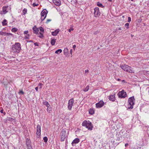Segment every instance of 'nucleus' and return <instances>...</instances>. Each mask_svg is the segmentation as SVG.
<instances>
[{
  "label": "nucleus",
  "instance_id": "f257e3e1",
  "mask_svg": "<svg viewBox=\"0 0 149 149\" xmlns=\"http://www.w3.org/2000/svg\"><path fill=\"white\" fill-rule=\"evenodd\" d=\"M21 49L20 44L19 42H15L11 48V52L13 53H18Z\"/></svg>",
  "mask_w": 149,
  "mask_h": 149
},
{
  "label": "nucleus",
  "instance_id": "f03ea898",
  "mask_svg": "<svg viewBox=\"0 0 149 149\" xmlns=\"http://www.w3.org/2000/svg\"><path fill=\"white\" fill-rule=\"evenodd\" d=\"M82 125L83 126L85 127L88 130H92L93 127L91 122L89 121L86 120H84L83 122Z\"/></svg>",
  "mask_w": 149,
  "mask_h": 149
},
{
  "label": "nucleus",
  "instance_id": "7ed1b4c3",
  "mask_svg": "<svg viewBox=\"0 0 149 149\" xmlns=\"http://www.w3.org/2000/svg\"><path fill=\"white\" fill-rule=\"evenodd\" d=\"M120 67L124 71L131 73L133 72L132 70L131 69V68L127 65H121Z\"/></svg>",
  "mask_w": 149,
  "mask_h": 149
},
{
  "label": "nucleus",
  "instance_id": "20e7f679",
  "mask_svg": "<svg viewBox=\"0 0 149 149\" xmlns=\"http://www.w3.org/2000/svg\"><path fill=\"white\" fill-rule=\"evenodd\" d=\"M135 99L134 96L130 97L128 99V105L130 106L128 107L129 109H132L133 108V106L134 104Z\"/></svg>",
  "mask_w": 149,
  "mask_h": 149
},
{
  "label": "nucleus",
  "instance_id": "39448f33",
  "mask_svg": "<svg viewBox=\"0 0 149 149\" xmlns=\"http://www.w3.org/2000/svg\"><path fill=\"white\" fill-rule=\"evenodd\" d=\"M61 141H64L67 136L66 131L65 129H63L62 130L61 133Z\"/></svg>",
  "mask_w": 149,
  "mask_h": 149
},
{
  "label": "nucleus",
  "instance_id": "423d86ee",
  "mask_svg": "<svg viewBox=\"0 0 149 149\" xmlns=\"http://www.w3.org/2000/svg\"><path fill=\"white\" fill-rule=\"evenodd\" d=\"M48 11L46 9L43 10L41 13V19L42 21L45 19L47 13Z\"/></svg>",
  "mask_w": 149,
  "mask_h": 149
},
{
  "label": "nucleus",
  "instance_id": "0eeeda50",
  "mask_svg": "<svg viewBox=\"0 0 149 149\" xmlns=\"http://www.w3.org/2000/svg\"><path fill=\"white\" fill-rule=\"evenodd\" d=\"M118 97L120 98H124L127 96L126 92L124 90L119 92L118 93Z\"/></svg>",
  "mask_w": 149,
  "mask_h": 149
},
{
  "label": "nucleus",
  "instance_id": "6e6552de",
  "mask_svg": "<svg viewBox=\"0 0 149 149\" xmlns=\"http://www.w3.org/2000/svg\"><path fill=\"white\" fill-rule=\"evenodd\" d=\"M74 99L73 98H71L68 101V109L70 110L72 109V108L74 104Z\"/></svg>",
  "mask_w": 149,
  "mask_h": 149
},
{
  "label": "nucleus",
  "instance_id": "1a4fd4ad",
  "mask_svg": "<svg viewBox=\"0 0 149 149\" xmlns=\"http://www.w3.org/2000/svg\"><path fill=\"white\" fill-rule=\"evenodd\" d=\"M26 144L27 149H32L31 146V142L29 138H26Z\"/></svg>",
  "mask_w": 149,
  "mask_h": 149
},
{
  "label": "nucleus",
  "instance_id": "9d476101",
  "mask_svg": "<svg viewBox=\"0 0 149 149\" xmlns=\"http://www.w3.org/2000/svg\"><path fill=\"white\" fill-rule=\"evenodd\" d=\"M41 126L39 125H38L36 127V134L38 138L40 137L41 132Z\"/></svg>",
  "mask_w": 149,
  "mask_h": 149
},
{
  "label": "nucleus",
  "instance_id": "9b49d317",
  "mask_svg": "<svg viewBox=\"0 0 149 149\" xmlns=\"http://www.w3.org/2000/svg\"><path fill=\"white\" fill-rule=\"evenodd\" d=\"M94 14L95 16L97 17L99 16L100 15V13L99 11V8H95L94 9Z\"/></svg>",
  "mask_w": 149,
  "mask_h": 149
},
{
  "label": "nucleus",
  "instance_id": "f8f14e48",
  "mask_svg": "<svg viewBox=\"0 0 149 149\" xmlns=\"http://www.w3.org/2000/svg\"><path fill=\"white\" fill-rule=\"evenodd\" d=\"M104 105V102L103 101L101 100L96 104V107L97 108H100Z\"/></svg>",
  "mask_w": 149,
  "mask_h": 149
},
{
  "label": "nucleus",
  "instance_id": "ddd939ff",
  "mask_svg": "<svg viewBox=\"0 0 149 149\" xmlns=\"http://www.w3.org/2000/svg\"><path fill=\"white\" fill-rule=\"evenodd\" d=\"M53 3L57 6L61 5V3L60 0H53Z\"/></svg>",
  "mask_w": 149,
  "mask_h": 149
},
{
  "label": "nucleus",
  "instance_id": "4468645a",
  "mask_svg": "<svg viewBox=\"0 0 149 149\" xmlns=\"http://www.w3.org/2000/svg\"><path fill=\"white\" fill-rule=\"evenodd\" d=\"M80 141V140L79 139L76 138L73 140L72 143V144L73 146H74V144H77Z\"/></svg>",
  "mask_w": 149,
  "mask_h": 149
},
{
  "label": "nucleus",
  "instance_id": "2eb2a0df",
  "mask_svg": "<svg viewBox=\"0 0 149 149\" xmlns=\"http://www.w3.org/2000/svg\"><path fill=\"white\" fill-rule=\"evenodd\" d=\"M8 6H4L3 7L2 11H1V13L2 14H4L7 12L8 11L7 10Z\"/></svg>",
  "mask_w": 149,
  "mask_h": 149
},
{
  "label": "nucleus",
  "instance_id": "dca6fc26",
  "mask_svg": "<svg viewBox=\"0 0 149 149\" xmlns=\"http://www.w3.org/2000/svg\"><path fill=\"white\" fill-rule=\"evenodd\" d=\"M33 32L36 34H38L39 31V29L36 27V26H34L33 28Z\"/></svg>",
  "mask_w": 149,
  "mask_h": 149
},
{
  "label": "nucleus",
  "instance_id": "f3484780",
  "mask_svg": "<svg viewBox=\"0 0 149 149\" xmlns=\"http://www.w3.org/2000/svg\"><path fill=\"white\" fill-rule=\"evenodd\" d=\"M59 32V29H56L54 31L52 32V35L54 36H56L57 35V34Z\"/></svg>",
  "mask_w": 149,
  "mask_h": 149
},
{
  "label": "nucleus",
  "instance_id": "a211bd4d",
  "mask_svg": "<svg viewBox=\"0 0 149 149\" xmlns=\"http://www.w3.org/2000/svg\"><path fill=\"white\" fill-rule=\"evenodd\" d=\"M109 99L112 101H114L115 100V97L114 95H110L109 97Z\"/></svg>",
  "mask_w": 149,
  "mask_h": 149
},
{
  "label": "nucleus",
  "instance_id": "6ab92c4d",
  "mask_svg": "<svg viewBox=\"0 0 149 149\" xmlns=\"http://www.w3.org/2000/svg\"><path fill=\"white\" fill-rule=\"evenodd\" d=\"M40 31L41 32H40V33L42 36L43 37V35L44 32V29L42 27H40Z\"/></svg>",
  "mask_w": 149,
  "mask_h": 149
},
{
  "label": "nucleus",
  "instance_id": "aec40b11",
  "mask_svg": "<svg viewBox=\"0 0 149 149\" xmlns=\"http://www.w3.org/2000/svg\"><path fill=\"white\" fill-rule=\"evenodd\" d=\"M56 40V39L55 38L52 39L51 42L52 45H55Z\"/></svg>",
  "mask_w": 149,
  "mask_h": 149
},
{
  "label": "nucleus",
  "instance_id": "412c9836",
  "mask_svg": "<svg viewBox=\"0 0 149 149\" xmlns=\"http://www.w3.org/2000/svg\"><path fill=\"white\" fill-rule=\"evenodd\" d=\"M43 104L46 106L47 107H49L50 106V104L47 101L43 102Z\"/></svg>",
  "mask_w": 149,
  "mask_h": 149
},
{
  "label": "nucleus",
  "instance_id": "4be33fe9",
  "mask_svg": "<svg viewBox=\"0 0 149 149\" xmlns=\"http://www.w3.org/2000/svg\"><path fill=\"white\" fill-rule=\"evenodd\" d=\"M62 52V50L61 49H59L57 50L55 52V53L57 54H59L60 53H61Z\"/></svg>",
  "mask_w": 149,
  "mask_h": 149
},
{
  "label": "nucleus",
  "instance_id": "5701e85b",
  "mask_svg": "<svg viewBox=\"0 0 149 149\" xmlns=\"http://www.w3.org/2000/svg\"><path fill=\"white\" fill-rule=\"evenodd\" d=\"M94 110L93 109H90L89 111V113L91 114L92 115L94 114Z\"/></svg>",
  "mask_w": 149,
  "mask_h": 149
},
{
  "label": "nucleus",
  "instance_id": "b1692460",
  "mask_svg": "<svg viewBox=\"0 0 149 149\" xmlns=\"http://www.w3.org/2000/svg\"><path fill=\"white\" fill-rule=\"evenodd\" d=\"M7 20L6 19H4L3 22H2V24L3 26H6L7 25V23H6Z\"/></svg>",
  "mask_w": 149,
  "mask_h": 149
},
{
  "label": "nucleus",
  "instance_id": "393cba45",
  "mask_svg": "<svg viewBox=\"0 0 149 149\" xmlns=\"http://www.w3.org/2000/svg\"><path fill=\"white\" fill-rule=\"evenodd\" d=\"M97 5L98 6L100 7H101L102 8L104 7V6L100 2H98L97 3Z\"/></svg>",
  "mask_w": 149,
  "mask_h": 149
},
{
  "label": "nucleus",
  "instance_id": "a878e982",
  "mask_svg": "<svg viewBox=\"0 0 149 149\" xmlns=\"http://www.w3.org/2000/svg\"><path fill=\"white\" fill-rule=\"evenodd\" d=\"M89 88V86H87L84 89V91L85 92L88 91Z\"/></svg>",
  "mask_w": 149,
  "mask_h": 149
},
{
  "label": "nucleus",
  "instance_id": "bb28decb",
  "mask_svg": "<svg viewBox=\"0 0 149 149\" xmlns=\"http://www.w3.org/2000/svg\"><path fill=\"white\" fill-rule=\"evenodd\" d=\"M27 12V10L26 8H24L23 10V15H25Z\"/></svg>",
  "mask_w": 149,
  "mask_h": 149
},
{
  "label": "nucleus",
  "instance_id": "cd10ccee",
  "mask_svg": "<svg viewBox=\"0 0 149 149\" xmlns=\"http://www.w3.org/2000/svg\"><path fill=\"white\" fill-rule=\"evenodd\" d=\"M17 31V29L15 28H13L12 29L11 31L12 32H15Z\"/></svg>",
  "mask_w": 149,
  "mask_h": 149
},
{
  "label": "nucleus",
  "instance_id": "c85d7f7f",
  "mask_svg": "<svg viewBox=\"0 0 149 149\" xmlns=\"http://www.w3.org/2000/svg\"><path fill=\"white\" fill-rule=\"evenodd\" d=\"M43 140H44V141L45 143H46L48 141V138L46 136L44 137L43 138Z\"/></svg>",
  "mask_w": 149,
  "mask_h": 149
},
{
  "label": "nucleus",
  "instance_id": "c756f323",
  "mask_svg": "<svg viewBox=\"0 0 149 149\" xmlns=\"http://www.w3.org/2000/svg\"><path fill=\"white\" fill-rule=\"evenodd\" d=\"M6 33L2 31H0V35L2 36H6Z\"/></svg>",
  "mask_w": 149,
  "mask_h": 149
},
{
  "label": "nucleus",
  "instance_id": "7c9ffc66",
  "mask_svg": "<svg viewBox=\"0 0 149 149\" xmlns=\"http://www.w3.org/2000/svg\"><path fill=\"white\" fill-rule=\"evenodd\" d=\"M129 24L128 23H127L125 24V26L127 28V29H128L129 28Z\"/></svg>",
  "mask_w": 149,
  "mask_h": 149
},
{
  "label": "nucleus",
  "instance_id": "2f4dec72",
  "mask_svg": "<svg viewBox=\"0 0 149 149\" xmlns=\"http://www.w3.org/2000/svg\"><path fill=\"white\" fill-rule=\"evenodd\" d=\"M14 119L11 118V117H8L7 118V120L10 121H12Z\"/></svg>",
  "mask_w": 149,
  "mask_h": 149
},
{
  "label": "nucleus",
  "instance_id": "473e14b6",
  "mask_svg": "<svg viewBox=\"0 0 149 149\" xmlns=\"http://www.w3.org/2000/svg\"><path fill=\"white\" fill-rule=\"evenodd\" d=\"M68 49L67 48H65L64 50V53H67L68 52Z\"/></svg>",
  "mask_w": 149,
  "mask_h": 149
},
{
  "label": "nucleus",
  "instance_id": "72a5a7b5",
  "mask_svg": "<svg viewBox=\"0 0 149 149\" xmlns=\"http://www.w3.org/2000/svg\"><path fill=\"white\" fill-rule=\"evenodd\" d=\"M73 30L74 29L72 27H71L68 29V31L69 32H70L71 31H73Z\"/></svg>",
  "mask_w": 149,
  "mask_h": 149
},
{
  "label": "nucleus",
  "instance_id": "f704fd0d",
  "mask_svg": "<svg viewBox=\"0 0 149 149\" xmlns=\"http://www.w3.org/2000/svg\"><path fill=\"white\" fill-rule=\"evenodd\" d=\"M131 21V18L130 17H128V18L127 22H130Z\"/></svg>",
  "mask_w": 149,
  "mask_h": 149
},
{
  "label": "nucleus",
  "instance_id": "c9c22d12",
  "mask_svg": "<svg viewBox=\"0 0 149 149\" xmlns=\"http://www.w3.org/2000/svg\"><path fill=\"white\" fill-rule=\"evenodd\" d=\"M51 107L50 106H49V107H47V111L48 112V111H50V109H51Z\"/></svg>",
  "mask_w": 149,
  "mask_h": 149
},
{
  "label": "nucleus",
  "instance_id": "e433bc0d",
  "mask_svg": "<svg viewBox=\"0 0 149 149\" xmlns=\"http://www.w3.org/2000/svg\"><path fill=\"white\" fill-rule=\"evenodd\" d=\"M7 35L8 36H13V35L12 34L10 33H6V35Z\"/></svg>",
  "mask_w": 149,
  "mask_h": 149
},
{
  "label": "nucleus",
  "instance_id": "4c0bfd02",
  "mask_svg": "<svg viewBox=\"0 0 149 149\" xmlns=\"http://www.w3.org/2000/svg\"><path fill=\"white\" fill-rule=\"evenodd\" d=\"M32 5L34 7L35 6H38V4H36L35 3H33Z\"/></svg>",
  "mask_w": 149,
  "mask_h": 149
},
{
  "label": "nucleus",
  "instance_id": "58836bf2",
  "mask_svg": "<svg viewBox=\"0 0 149 149\" xmlns=\"http://www.w3.org/2000/svg\"><path fill=\"white\" fill-rule=\"evenodd\" d=\"M3 109H1L0 111V112L1 113H4V115H5L6 114V113L5 112H3Z\"/></svg>",
  "mask_w": 149,
  "mask_h": 149
},
{
  "label": "nucleus",
  "instance_id": "ea45409f",
  "mask_svg": "<svg viewBox=\"0 0 149 149\" xmlns=\"http://www.w3.org/2000/svg\"><path fill=\"white\" fill-rule=\"evenodd\" d=\"M34 45L36 46H38V43L36 42H35L34 43Z\"/></svg>",
  "mask_w": 149,
  "mask_h": 149
},
{
  "label": "nucleus",
  "instance_id": "a19ab883",
  "mask_svg": "<svg viewBox=\"0 0 149 149\" xmlns=\"http://www.w3.org/2000/svg\"><path fill=\"white\" fill-rule=\"evenodd\" d=\"M51 21V19H47V22H46V23H48L49 22Z\"/></svg>",
  "mask_w": 149,
  "mask_h": 149
},
{
  "label": "nucleus",
  "instance_id": "79ce46f5",
  "mask_svg": "<svg viewBox=\"0 0 149 149\" xmlns=\"http://www.w3.org/2000/svg\"><path fill=\"white\" fill-rule=\"evenodd\" d=\"M76 47V46L75 45H74L73 46V47H72V48H73V49L74 50L75 49V48Z\"/></svg>",
  "mask_w": 149,
  "mask_h": 149
},
{
  "label": "nucleus",
  "instance_id": "37998d69",
  "mask_svg": "<svg viewBox=\"0 0 149 149\" xmlns=\"http://www.w3.org/2000/svg\"><path fill=\"white\" fill-rule=\"evenodd\" d=\"M28 31H25L24 32V34H27L28 33Z\"/></svg>",
  "mask_w": 149,
  "mask_h": 149
},
{
  "label": "nucleus",
  "instance_id": "c03bdc74",
  "mask_svg": "<svg viewBox=\"0 0 149 149\" xmlns=\"http://www.w3.org/2000/svg\"><path fill=\"white\" fill-rule=\"evenodd\" d=\"M72 51H73V50H72V49H70V53L71 54H72Z\"/></svg>",
  "mask_w": 149,
  "mask_h": 149
},
{
  "label": "nucleus",
  "instance_id": "a18cd8bd",
  "mask_svg": "<svg viewBox=\"0 0 149 149\" xmlns=\"http://www.w3.org/2000/svg\"><path fill=\"white\" fill-rule=\"evenodd\" d=\"M19 93H21L22 94H23L24 93V92L22 91H21Z\"/></svg>",
  "mask_w": 149,
  "mask_h": 149
},
{
  "label": "nucleus",
  "instance_id": "49530a36",
  "mask_svg": "<svg viewBox=\"0 0 149 149\" xmlns=\"http://www.w3.org/2000/svg\"><path fill=\"white\" fill-rule=\"evenodd\" d=\"M35 89L37 91H38V87H36L35 88Z\"/></svg>",
  "mask_w": 149,
  "mask_h": 149
},
{
  "label": "nucleus",
  "instance_id": "de8ad7c7",
  "mask_svg": "<svg viewBox=\"0 0 149 149\" xmlns=\"http://www.w3.org/2000/svg\"><path fill=\"white\" fill-rule=\"evenodd\" d=\"M88 70H85V73L88 72Z\"/></svg>",
  "mask_w": 149,
  "mask_h": 149
},
{
  "label": "nucleus",
  "instance_id": "09e8293b",
  "mask_svg": "<svg viewBox=\"0 0 149 149\" xmlns=\"http://www.w3.org/2000/svg\"><path fill=\"white\" fill-rule=\"evenodd\" d=\"M128 143H126L125 145V146H128Z\"/></svg>",
  "mask_w": 149,
  "mask_h": 149
},
{
  "label": "nucleus",
  "instance_id": "8fccbe9b",
  "mask_svg": "<svg viewBox=\"0 0 149 149\" xmlns=\"http://www.w3.org/2000/svg\"><path fill=\"white\" fill-rule=\"evenodd\" d=\"M25 38L26 39H28L29 38V37H27V36H26V37L25 36Z\"/></svg>",
  "mask_w": 149,
  "mask_h": 149
},
{
  "label": "nucleus",
  "instance_id": "3c124183",
  "mask_svg": "<svg viewBox=\"0 0 149 149\" xmlns=\"http://www.w3.org/2000/svg\"><path fill=\"white\" fill-rule=\"evenodd\" d=\"M39 86H41V85H42V84L41 83H40L39 84Z\"/></svg>",
  "mask_w": 149,
  "mask_h": 149
},
{
  "label": "nucleus",
  "instance_id": "603ef678",
  "mask_svg": "<svg viewBox=\"0 0 149 149\" xmlns=\"http://www.w3.org/2000/svg\"><path fill=\"white\" fill-rule=\"evenodd\" d=\"M121 27H120L118 28V30H121Z\"/></svg>",
  "mask_w": 149,
  "mask_h": 149
},
{
  "label": "nucleus",
  "instance_id": "864d4df0",
  "mask_svg": "<svg viewBox=\"0 0 149 149\" xmlns=\"http://www.w3.org/2000/svg\"><path fill=\"white\" fill-rule=\"evenodd\" d=\"M117 80H118V81H120V79H117Z\"/></svg>",
  "mask_w": 149,
  "mask_h": 149
},
{
  "label": "nucleus",
  "instance_id": "5fc2aeb1",
  "mask_svg": "<svg viewBox=\"0 0 149 149\" xmlns=\"http://www.w3.org/2000/svg\"><path fill=\"white\" fill-rule=\"evenodd\" d=\"M108 1L110 2H111L112 1V0H108Z\"/></svg>",
  "mask_w": 149,
  "mask_h": 149
},
{
  "label": "nucleus",
  "instance_id": "6e6d98bb",
  "mask_svg": "<svg viewBox=\"0 0 149 149\" xmlns=\"http://www.w3.org/2000/svg\"><path fill=\"white\" fill-rule=\"evenodd\" d=\"M29 42H33V41H32V40H30V41H29Z\"/></svg>",
  "mask_w": 149,
  "mask_h": 149
},
{
  "label": "nucleus",
  "instance_id": "4d7b16f0",
  "mask_svg": "<svg viewBox=\"0 0 149 149\" xmlns=\"http://www.w3.org/2000/svg\"><path fill=\"white\" fill-rule=\"evenodd\" d=\"M132 1H133L134 0H131Z\"/></svg>",
  "mask_w": 149,
  "mask_h": 149
},
{
  "label": "nucleus",
  "instance_id": "13d9d810",
  "mask_svg": "<svg viewBox=\"0 0 149 149\" xmlns=\"http://www.w3.org/2000/svg\"><path fill=\"white\" fill-rule=\"evenodd\" d=\"M125 81V80H123L122 81Z\"/></svg>",
  "mask_w": 149,
  "mask_h": 149
}]
</instances>
